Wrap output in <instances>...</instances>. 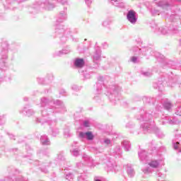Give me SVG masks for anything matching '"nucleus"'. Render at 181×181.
Here are the masks:
<instances>
[{"label": "nucleus", "mask_w": 181, "mask_h": 181, "mask_svg": "<svg viewBox=\"0 0 181 181\" xmlns=\"http://www.w3.org/2000/svg\"><path fill=\"white\" fill-rule=\"evenodd\" d=\"M49 100L47 98H44L41 99V105L44 107V109L42 110V116L40 120L37 119V122H40V124H45V122H47L48 125H50L52 121L47 120V115L49 114H53V112H63L64 111V105H63V102L57 100L54 103V106L52 107H49V105L47 104Z\"/></svg>", "instance_id": "1"}, {"label": "nucleus", "mask_w": 181, "mask_h": 181, "mask_svg": "<svg viewBox=\"0 0 181 181\" xmlns=\"http://www.w3.org/2000/svg\"><path fill=\"white\" fill-rule=\"evenodd\" d=\"M137 119L143 122L141 127L147 132H159V128L155 124L153 117L151 114L145 113L144 110H141V113L137 116Z\"/></svg>", "instance_id": "2"}, {"label": "nucleus", "mask_w": 181, "mask_h": 181, "mask_svg": "<svg viewBox=\"0 0 181 181\" xmlns=\"http://www.w3.org/2000/svg\"><path fill=\"white\" fill-rule=\"evenodd\" d=\"M66 19H67V14L66 13V12L62 11L59 14L57 19L55 29V33H57V35H66V32L64 31V28H63V25H59V23H62V22H64Z\"/></svg>", "instance_id": "3"}, {"label": "nucleus", "mask_w": 181, "mask_h": 181, "mask_svg": "<svg viewBox=\"0 0 181 181\" xmlns=\"http://www.w3.org/2000/svg\"><path fill=\"white\" fill-rule=\"evenodd\" d=\"M160 31L162 35H175V33H178L179 30H177V26L175 25L174 23L170 24L168 27H162L160 28Z\"/></svg>", "instance_id": "4"}, {"label": "nucleus", "mask_w": 181, "mask_h": 181, "mask_svg": "<svg viewBox=\"0 0 181 181\" xmlns=\"http://www.w3.org/2000/svg\"><path fill=\"white\" fill-rule=\"evenodd\" d=\"M161 165H163V158L162 156H159L158 157L156 156L155 158L151 160V163H148L149 167L154 169L159 168Z\"/></svg>", "instance_id": "5"}, {"label": "nucleus", "mask_w": 181, "mask_h": 181, "mask_svg": "<svg viewBox=\"0 0 181 181\" xmlns=\"http://www.w3.org/2000/svg\"><path fill=\"white\" fill-rule=\"evenodd\" d=\"M127 19L132 25H135L138 21V17H136V12L134 10H130L127 14Z\"/></svg>", "instance_id": "6"}, {"label": "nucleus", "mask_w": 181, "mask_h": 181, "mask_svg": "<svg viewBox=\"0 0 181 181\" xmlns=\"http://www.w3.org/2000/svg\"><path fill=\"white\" fill-rule=\"evenodd\" d=\"M8 43L3 42L1 43V47H0V52L1 53V56H0V62H2L4 63V60L2 59H8V56L6 54L8 53Z\"/></svg>", "instance_id": "7"}, {"label": "nucleus", "mask_w": 181, "mask_h": 181, "mask_svg": "<svg viewBox=\"0 0 181 181\" xmlns=\"http://www.w3.org/2000/svg\"><path fill=\"white\" fill-rule=\"evenodd\" d=\"M106 165L107 167V170L110 172H115V170H117V163L111 158L107 161Z\"/></svg>", "instance_id": "8"}, {"label": "nucleus", "mask_w": 181, "mask_h": 181, "mask_svg": "<svg viewBox=\"0 0 181 181\" xmlns=\"http://www.w3.org/2000/svg\"><path fill=\"white\" fill-rule=\"evenodd\" d=\"M139 158L142 163H148V154L145 150H140L138 152Z\"/></svg>", "instance_id": "9"}, {"label": "nucleus", "mask_w": 181, "mask_h": 181, "mask_svg": "<svg viewBox=\"0 0 181 181\" xmlns=\"http://www.w3.org/2000/svg\"><path fill=\"white\" fill-rule=\"evenodd\" d=\"M108 2L117 8H124V6L122 0H108Z\"/></svg>", "instance_id": "10"}, {"label": "nucleus", "mask_w": 181, "mask_h": 181, "mask_svg": "<svg viewBox=\"0 0 181 181\" xmlns=\"http://www.w3.org/2000/svg\"><path fill=\"white\" fill-rule=\"evenodd\" d=\"M82 159H83L84 162L86 163V165H88V166H93V158H91V157H90V156L83 153V156H82Z\"/></svg>", "instance_id": "11"}, {"label": "nucleus", "mask_w": 181, "mask_h": 181, "mask_svg": "<svg viewBox=\"0 0 181 181\" xmlns=\"http://www.w3.org/2000/svg\"><path fill=\"white\" fill-rule=\"evenodd\" d=\"M21 114H24L27 117H32L35 114V111L32 109H28V107H24L23 110L20 112Z\"/></svg>", "instance_id": "12"}, {"label": "nucleus", "mask_w": 181, "mask_h": 181, "mask_svg": "<svg viewBox=\"0 0 181 181\" xmlns=\"http://www.w3.org/2000/svg\"><path fill=\"white\" fill-rule=\"evenodd\" d=\"M173 146L175 151H177V153L178 156H181V145L179 141H177L175 143V141H173Z\"/></svg>", "instance_id": "13"}, {"label": "nucleus", "mask_w": 181, "mask_h": 181, "mask_svg": "<svg viewBox=\"0 0 181 181\" xmlns=\"http://www.w3.org/2000/svg\"><path fill=\"white\" fill-rule=\"evenodd\" d=\"M165 119H166V121L161 120L163 125H165V124H166V123L170 124V125L179 124V121H177L175 119H173V120L170 119L169 117H166Z\"/></svg>", "instance_id": "14"}, {"label": "nucleus", "mask_w": 181, "mask_h": 181, "mask_svg": "<svg viewBox=\"0 0 181 181\" xmlns=\"http://www.w3.org/2000/svg\"><path fill=\"white\" fill-rule=\"evenodd\" d=\"M100 59H101V49H96L93 55L94 63H96L97 62L100 61Z\"/></svg>", "instance_id": "15"}, {"label": "nucleus", "mask_w": 181, "mask_h": 181, "mask_svg": "<svg viewBox=\"0 0 181 181\" xmlns=\"http://www.w3.org/2000/svg\"><path fill=\"white\" fill-rule=\"evenodd\" d=\"M74 66L78 69L84 66V59H76L74 62Z\"/></svg>", "instance_id": "16"}, {"label": "nucleus", "mask_w": 181, "mask_h": 181, "mask_svg": "<svg viewBox=\"0 0 181 181\" xmlns=\"http://www.w3.org/2000/svg\"><path fill=\"white\" fill-rule=\"evenodd\" d=\"M40 142L42 145H50V140L46 135H43L40 138Z\"/></svg>", "instance_id": "17"}, {"label": "nucleus", "mask_w": 181, "mask_h": 181, "mask_svg": "<svg viewBox=\"0 0 181 181\" xmlns=\"http://www.w3.org/2000/svg\"><path fill=\"white\" fill-rule=\"evenodd\" d=\"M110 93L111 94L110 98H112L114 95H118L119 90H118V88H117L115 86H112L110 89Z\"/></svg>", "instance_id": "18"}, {"label": "nucleus", "mask_w": 181, "mask_h": 181, "mask_svg": "<svg viewBox=\"0 0 181 181\" xmlns=\"http://www.w3.org/2000/svg\"><path fill=\"white\" fill-rule=\"evenodd\" d=\"M127 175H129L130 177H132L134 175H135V171H134V168H132V167H131V165H127Z\"/></svg>", "instance_id": "19"}, {"label": "nucleus", "mask_w": 181, "mask_h": 181, "mask_svg": "<svg viewBox=\"0 0 181 181\" xmlns=\"http://www.w3.org/2000/svg\"><path fill=\"white\" fill-rule=\"evenodd\" d=\"M156 4H157L158 6H160L161 8H163L164 9H167L168 7H169L168 4H164L163 1H159L158 0H156Z\"/></svg>", "instance_id": "20"}, {"label": "nucleus", "mask_w": 181, "mask_h": 181, "mask_svg": "<svg viewBox=\"0 0 181 181\" xmlns=\"http://www.w3.org/2000/svg\"><path fill=\"white\" fill-rule=\"evenodd\" d=\"M122 144L124 148V151L127 152L131 149V143L129 141H124Z\"/></svg>", "instance_id": "21"}, {"label": "nucleus", "mask_w": 181, "mask_h": 181, "mask_svg": "<svg viewBox=\"0 0 181 181\" xmlns=\"http://www.w3.org/2000/svg\"><path fill=\"white\" fill-rule=\"evenodd\" d=\"M4 81H6V78L5 77V71H4L2 69H0V84L1 83H4Z\"/></svg>", "instance_id": "22"}, {"label": "nucleus", "mask_w": 181, "mask_h": 181, "mask_svg": "<svg viewBox=\"0 0 181 181\" xmlns=\"http://www.w3.org/2000/svg\"><path fill=\"white\" fill-rule=\"evenodd\" d=\"M68 53H70V49H62L55 54V56H63V54H68Z\"/></svg>", "instance_id": "23"}, {"label": "nucleus", "mask_w": 181, "mask_h": 181, "mask_svg": "<svg viewBox=\"0 0 181 181\" xmlns=\"http://www.w3.org/2000/svg\"><path fill=\"white\" fill-rule=\"evenodd\" d=\"M163 107L165 110L170 111V110L172 108V103H170V102H165L163 103Z\"/></svg>", "instance_id": "24"}, {"label": "nucleus", "mask_w": 181, "mask_h": 181, "mask_svg": "<svg viewBox=\"0 0 181 181\" xmlns=\"http://www.w3.org/2000/svg\"><path fill=\"white\" fill-rule=\"evenodd\" d=\"M141 170L144 173V175H149V173H152V169H151V168L149 167L143 168Z\"/></svg>", "instance_id": "25"}, {"label": "nucleus", "mask_w": 181, "mask_h": 181, "mask_svg": "<svg viewBox=\"0 0 181 181\" xmlns=\"http://www.w3.org/2000/svg\"><path fill=\"white\" fill-rule=\"evenodd\" d=\"M66 180H69V181H73L74 180V175H73V173H68L66 175Z\"/></svg>", "instance_id": "26"}, {"label": "nucleus", "mask_w": 181, "mask_h": 181, "mask_svg": "<svg viewBox=\"0 0 181 181\" xmlns=\"http://www.w3.org/2000/svg\"><path fill=\"white\" fill-rule=\"evenodd\" d=\"M86 138L88 141H93L94 139V135L91 132H86Z\"/></svg>", "instance_id": "27"}, {"label": "nucleus", "mask_w": 181, "mask_h": 181, "mask_svg": "<svg viewBox=\"0 0 181 181\" xmlns=\"http://www.w3.org/2000/svg\"><path fill=\"white\" fill-rule=\"evenodd\" d=\"M71 153L73 156H78V155H80V151H78V148H75L71 151Z\"/></svg>", "instance_id": "28"}, {"label": "nucleus", "mask_w": 181, "mask_h": 181, "mask_svg": "<svg viewBox=\"0 0 181 181\" xmlns=\"http://www.w3.org/2000/svg\"><path fill=\"white\" fill-rule=\"evenodd\" d=\"M58 134L59 130H57V129H51V135H52V136H56Z\"/></svg>", "instance_id": "29"}, {"label": "nucleus", "mask_w": 181, "mask_h": 181, "mask_svg": "<svg viewBox=\"0 0 181 181\" xmlns=\"http://www.w3.org/2000/svg\"><path fill=\"white\" fill-rule=\"evenodd\" d=\"M141 74L144 76V77H151V76H152V73L150 71H141Z\"/></svg>", "instance_id": "30"}, {"label": "nucleus", "mask_w": 181, "mask_h": 181, "mask_svg": "<svg viewBox=\"0 0 181 181\" xmlns=\"http://www.w3.org/2000/svg\"><path fill=\"white\" fill-rule=\"evenodd\" d=\"M167 18L171 22H175V19H176V16L174 14H171L170 16H167Z\"/></svg>", "instance_id": "31"}, {"label": "nucleus", "mask_w": 181, "mask_h": 181, "mask_svg": "<svg viewBox=\"0 0 181 181\" xmlns=\"http://www.w3.org/2000/svg\"><path fill=\"white\" fill-rule=\"evenodd\" d=\"M175 114L176 115H179L180 117H181V106L175 110Z\"/></svg>", "instance_id": "32"}, {"label": "nucleus", "mask_w": 181, "mask_h": 181, "mask_svg": "<svg viewBox=\"0 0 181 181\" xmlns=\"http://www.w3.org/2000/svg\"><path fill=\"white\" fill-rule=\"evenodd\" d=\"M130 60L132 63H138V57H132Z\"/></svg>", "instance_id": "33"}, {"label": "nucleus", "mask_w": 181, "mask_h": 181, "mask_svg": "<svg viewBox=\"0 0 181 181\" xmlns=\"http://www.w3.org/2000/svg\"><path fill=\"white\" fill-rule=\"evenodd\" d=\"M83 127L88 128V127H90V122L88 120H85L83 122Z\"/></svg>", "instance_id": "34"}, {"label": "nucleus", "mask_w": 181, "mask_h": 181, "mask_svg": "<svg viewBox=\"0 0 181 181\" xmlns=\"http://www.w3.org/2000/svg\"><path fill=\"white\" fill-rule=\"evenodd\" d=\"M76 167L78 168V169H81L82 168H84V164H83V163H76Z\"/></svg>", "instance_id": "35"}, {"label": "nucleus", "mask_w": 181, "mask_h": 181, "mask_svg": "<svg viewBox=\"0 0 181 181\" xmlns=\"http://www.w3.org/2000/svg\"><path fill=\"white\" fill-rule=\"evenodd\" d=\"M111 23V21L107 20L105 21L103 23V26H105V28H107V26H108V25H110Z\"/></svg>", "instance_id": "36"}, {"label": "nucleus", "mask_w": 181, "mask_h": 181, "mask_svg": "<svg viewBox=\"0 0 181 181\" xmlns=\"http://www.w3.org/2000/svg\"><path fill=\"white\" fill-rule=\"evenodd\" d=\"M86 136H87V132L84 133L81 132L79 133L80 138H86Z\"/></svg>", "instance_id": "37"}, {"label": "nucleus", "mask_w": 181, "mask_h": 181, "mask_svg": "<svg viewBox=\"0 0 181 181\" xmlns=\"http://www.w3.org/2000/svg\"><path fill=\"white\" fill-rule=\"evenodd\" d=\"M37 81L40 84H44L45 83V79L42 78H37Z\"/></svg>", "instance_id": "38"}, {"label": "nucleus", "mask_w": 181, "mask_h": 181, "mask_svg": "<svg viewBox=\"0 0 181 181\" xmlns=\"http://www.w3.org/2000/svg\"><path fill=\"white\" fill-rule=\"evenodd\" d=\"M104 143L106 144V145H110L111 144V140L109 139H106L104 140Z\"/></svg>", "instance_id": "39"}, {"label": "nucleus", "mask_w": 181, "mask_h": 181, "mask_svg": "<svg viewBox=\"0 0 181 181\" xmlns=\"http://www.w3.org/2000/svg\"><path fill=\"white\" fill-rule=\"evenodd\" d=\"M151 13H153V15H159V11L158 10H152Z\"/></svg>", "instance_id": "40"}, {"label": "nucleus", "mask_w": 181, "mask_h": 181, "mask_svg": "<svg viewBox=\"0 0 181 181\" xmlns=\"http://www.w3.org/2000/svg\"><path fill=\"white\" fill-rule=\"evenodd\" d=\"M58 159L59 160H64V157L63 156L62 154L58 155Z\"/></svg>", "instance_id": "41"}, {"label": "nucleus", "mask_w": 181, "mask_h": 181, "mask_svg": "<svg viewBox=\"0 0 181 181\" xmlns=\"http://www.w3.org/2000/svg\"><path fill=\"white\" fill-rule=\"evenodd\" d=\"M0 181H13L11 177H6L4 180H0Z\"/></svg>", "instance_id": "42"}, {"label": "nucleus", "mask_w": 181, "mask_h": 181, "mask_svg": "<svg viewBox=\"0 0 181 181\" xmlns=\"http://www.w3.org/2000/svg\"><path fill=\"white\" fill-rule=\"evenodd\" d=\"M97 87H98L97 91H101V85L100 83H97Z\"/></svg>", "instance_id": "43"}, {"label": "nucleus", "mask_w": 181, "mask_h": 181, "mask_svg": "<svg viewBox=\"0 0 181 181\" xmlns=\"http://www.w3.org/2000/svg\"><path fill=\"white\" fill-rule=\"evenodd\" d=\"M85 2L86 4V5H88V6H90V5H91V0H85Z\"/></svg>", "instance_id": "44"}, {"label": "nucleus", "mask_w": 181, "mask_h": 181, "mask_svg": "<svg viewBox=\"0 0 181 181\" xmlns=\"http://www.w3.org/2000/svg\"><path fill=\"white\" fill-rule=\"evenodd\" d=\"M158 177H162V179H165V175H163L160 173H158Z\"/></svg>", "instance_id": "45"}, {"label": "nucleus", "mask_w": 181, "mask_h": 181, "mask_svg": "<svg viewBox=\"0 0 181 181\" xmlns=\"http://www.w3.org/2000/svg\"><path fill=\"white\" fill-rule=\"evenodd\" d=\"M138 50H141V49L138 48V47H134L132 48L133 52H138Z\"/></svg>", "instance_id": "46"}, {"label": "nucleus", "mask_w": 181, "mask_h": 181, "mask_svg": "<svg viewBox=\"0 0 181 181\" xmlns=\"http://www.w3.org/2000/svg\"><path fill=\"white\" fill-rule=\"evenodd\" d=\"M78 181H84V177H83V175L78 177Z\"/></svg>", "instance_id": "47"}, {"label": "nucleus", "mask_w": 181, "mask_h": 181, "mask_svg": "<svg viewBox=\"0 0 181 181\" xmlns=\"http://www.w3.org/2000/svg\"><path fill=\"white\" fill-rule=\"evenodd\" d=\"M10 139H14V141H15V139H15V136H13L12 134L10 135Z\"/></svg>", "instance_id": "48"}, {"label": "nucleus", "mask_w": 181, "mask_h": 181, "mask_svg": "<svg viewBox=\"0 0 181 181\" xmlns=\"http://www.w3.org/2000/svg\"><path fill=\"white\" fill-rule=\"evenodd\" d=\"M42 172H44V173H47V169H44L41 168Z\"/></svg>", "instance_id": "49"}, {"label": "nucleus", "mask_w": 181, "mask_h": 181, "mask_svg": "<svg viewBox=\"0 0 181 181\" xmlns=\"http://www.w3.org/2000/svg\"><path fill=\"white\" fill-rule=\"evenodd\" d=\"M72 90H77V86L74 85V86H72Z\"/></svg>", "instance_id": "50"}, {"label": "nucleus", "mask_w": 181, "mask_h": 181, "mask_svg": "<svg viewBox=\"0 0 181 181\" xmlns=\"http://www.w3.org/2000/svg\"><path fill=\"white\" fill-rule=\"evenodd\" d=\"M8 4H11V2H13L15 0H6Z\"/></svg>", "instance_id": "51"}, {"label": "nucleus", "mask_w": 181, "mask_h": 181, "mask_svg": "<svg viewBox=\"0 0 181 181\" xmlns=\"http://www.w3.org/2000/svg\"><path fill=\"white\" fill-rule=\"evenodd\" d=\"M107 46H108V45H107V43L105 42V43L103 44V47H107Z\"/></svg>", "instance_id": "52"}, {"label": "nucleus", "mask_w": 181, "mask_h": 181, "mask_svg": "<svg viewBox=\"0 0 181 181\" xmlns=\"http://www.w3.org/2000/svg\"><path fill=\"white\" fill-rule=\"evenodd\" d=\"M66 90H63L62 92H60V94H65Z\"/></svg>", "instance_id": "53"}, {"label": "nucleus", "mask_w": 181, "mask_h": 181, "mask_svg": "<svg viewBox=\"0 0 181 181\" xmlns=\"http://www.w3.org/2000/svg\"><path fill=\"white\" fill-rule=\"evenodd\" d=\"M130 125H131V124H130L129 123H128L126 127H127V128H131Z\"/></svg>", "instance_id": "54"}, {"label": "nucleus", "mask_w": 181, "mask_h": 181, "mask_svg": "<svg viewBox=\"0 0 181 181\" xmlns=\"http://www.w3.org/2000/svg\"><path fill=\"white\" fill-rule=\"evenodd\" d=\"M24 101H28V98H25Z\"/></svg>", "instance_id": "55"}, {"label": "nucleus", "mask_w": 181, "mask_h": 181, "mask_svg": "<svg viewBox=\"0 0 181 181\" xmlns=\"http://www.w3.org/2000/svg\"><path fill=\"white\" fill-rule=\"evenodd\" d=\"M176 2H181V0H175Z\"/></svg>", "instance_id": "56"}, {"label": "nucleus", "mask_w": 181, "mask_h": 181, "mask_svg": "<svg viewBox=\"0 0 181 181\" xmlns=\"http://www.w3.org/2000/svg\"><path fill=\"white\" fill-rule=\"evenodd\" d=\"M154 88H158V87H156V85H154Z\"/></svg>", "instance_id": "57"}, {"label": "nucleus", "mask_w": 181, "mask_h": 181, "mask_svg": "<svg viewBox=\"0 0 181 181\" xmlns=\"http://www.w3.org/2000/svg\"><path fill=\"white\" fill-rule=\"evenodd\" d=\"M147 52H151V49H148Z\"/></svg>", "instance_id": "58"}, {"label": "nucleus", "mask_w": 181, "mask_h": 181, "mask_svg": "<svg viewBox=\"0 0 181 181\" xmlns=\"http://www.w3.org/2000/svg\"><path fill=\"white\" fill-rule=\"evenodd\" d=\"M0 119H2V117L0 116Z\"/></svg>", "instance_id": "59"}, {"label": "nucleus", "mask_w": 181, "mask_h": 181, "mask_svg": "<svg viewBox=\"0 0 181 181\" xmlns=\"http://www.w3.org/2000/svg\"><path fill=\"white\" fill-rule=\"evenodd\" d=\"M51 77H52V78H53V76L52 75H51Z\"/></svg>", "instance_id": "60"}, {"label": "nucleus", "mask_w": 181, "mask_h": 181, "mask_svg": "<svg viewBox=\"0 0 181 181\" xmlns=\"http://www.w3.org/2000/svg\"><path fill=\"white\" fill-rule=\"evenodd\" d=\"M148 101H151V99H147Z\"/></svg>", "instance_id": "61"}]
</instances>
